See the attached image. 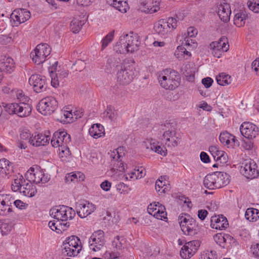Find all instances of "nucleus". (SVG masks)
I'll use <instances>...</instances> for the list:
<instances>
[{
    "mask_svg": "<svg viewBox=\"0 0 259 259\" xmlns=\"http://www.w3.org/2000/svg\"><path fill=\"white\" fill-rule=\"evenodd\" d=\"M25 182V181L22 175H19L17 178L14 179V182L12 184V190L14 192L19 191L20 192L21 191V188L22 187V185Z\"/></svg>",
    "mask_w": 259,
    "mask_h": 259,
    "instance_id": "49530a36",
    "label": "nucleus"
},
{
    "mask_svg": "<svg viewBox=\"0 0 259 259\" xmlns=\"http://www.w3.org/2000/svg\"><path fill=\"white\" fill-rule=\"evenodd\" d=\"M210 223L212 228L221 230L227 228L229 225L227 219L223 215L212 217Z\"/></svg>",
    "mask_w": 259,
    "mask_h": 259,
    "instance_id": "c85d7f7f",
    "label": "nucleus"
},
{
    "mask_svg": "<svg viewBox=\"0 0 259 259\" xmlns=\"http://www.w3.org/2000/svg\"><path fill=\"white\" fill-rule=\"evenodd\" d=\"M179 221L183 233L190 237H196L200 232V227L196 221L188 214L180 216Z\"/></svg>",
    "mask_w": 259,
    "mask_h": 259,
    "instance_id": "20e7f679",
    "label": "nucleus"
},
{
    "mask_svg": "<svg viewBox=\"0 0 259 259\" xmlns=\"http://www.w3.org/2000/svg\"><path fill=\"white\" fill-rule=\"evenodd\" d=\"M157 76L160 86L166 90H174L180 84V75L174 70H164L158 73Z\"/></svg>",
    "mask_w": 259,
    "mask_h": 259,
    "instance_id": "f03ea898",
    "label": "nucleus"
},
{
    "mask_svg": "<svg viewBox=\"0 0 259 259\" xmlns=\"http://www.w3.org/2000/svg\"><path fill=\"white\" fill-rule=\"evenodd\" d=\"M114 30L109 32L102 39L101 43V50H104L113 39L114 36Z\"/></svg>",
    "mask_w": 259,
    "mask_h": 259,
    "instance_id": "3c124183",
    "label": "nucleus"
},
{
    "mask_svg": "<svg viewBox=\"0 0 259 259\" xmlns=\"http://www.w3.org/2000/svg\"><path fill=\"white\" fill-rule=\"evenodd\" d=\"M4 107L9 114H16L20 117L28 116L32 110L31 106L27 102L8 103Z\"/></svg>",
    "mask_w": 259,
    "mask_h": 259,
    "instance_id": "1a4fd4ad",
    "label": "nucleus"
},
{
    "mask_svg": "<svg viewBox=\"0 0 259 259\" xmlns=\"http://www.w3.org/2000/svg\"><path fill=\"white\" fill-rule=\"evenodd\" d=\"M197 30L194 27H189L187 29V35L185 37L195 38L197 34Z\"/></svg>",
    "mask_w": 259,
    "mask_h": 259,
    "instance_id": "0e129e2a",
    "label": "nucleus"
},
{
    "mask_svg": "<svg viewBox=\"0 0 259 259\" xmlns=\"http://www.w3.org/2000/svg\"><path fill=\"white\" fill-rule=\"evenodd\" d=\"M90 135L95 139H98L105 135V129L104 126L100 124H94L89 128Z\"/></svg>",
    "mask_w": 259,
    "mask_h": 259,
    "instance_id": "c9c22d12",
    "label": "nucleus"
},
{
    "mask_svg": "<svg viewBox=\"0 0 259 259\" xmlns=\"http://www.w3.org/2000/svg\"><path fill=\"white\" fill-rule=\"evenodd\" d=\"M115 187L117 191L120 194H127L129 191L128 186L123 183H119Z\"/></svg>",
    "mask_w": 259,
    "mask_h": 259,
    "instance_id": "13d9d810",
    "label": "nucleus"
},
{
    "mask_svg": "<svg viewBox=\"0 0 259 259\" xmlns=\"http://www.w3.org/2000/svg\"><path fill=\"white\" fill-rule=\"evenodd\" d=\"M184 41L187 49H193L196 48L197 46V43L195 38L185 37Z\"/></svg>",
    "mask_w": 259,
    "mask_h": 259,
    "instance_id": "864d4df0",
    "label": "nucleus"
},
{
    "mask_svg": "<svg viewBox=\"0 0 259 259\" xmlns=\"http://www.w3.org/2000/svg\"><path fill=\"white\" fill-rule=\"evenodd\" d=\"M242 135L246 139L255 138L258 134V128L254 124L250 122H244L240 126Z\"/></svg>",
    "mask_w": 259,
    "mask_h": 259,
    "instance_id": "4be33fe9",
    "label": "nucleus"
},
{
    "mask_svg": "<svg viewBox=\"0 0 259 259\" xmlns=\"http://www.w3.org/2000/svg\"><path fill=\"white\" fill-rule=\"evenodd\" d=\"M51 48L49 45L41 43L38 45L30 53L33 62L39 65L44 63L50 55Z\"/></svg>",
    "mask_w": 259,
    "mask_h": 259,
    "instance_id": "9b49d317",
    "label": "nucleus"
},
{
    "mask_svg": "<svg viewBox=\"0 0 259 259\" xmlns=\"http://www.w3.org/2000/svg\"><path fill=\"white\" fill-rule=\"evenodd\" d=\"M58 64L57 61L55 62L54 63L49 67V71L50 73H54L56 78H60V80H62L64 78L67 77L68 71L60 66H58Z\"/></svg>",
    "mask_w": 259,
    "mask_h": 259,
    "instance_id": "2f4dec72",
    "label": "nucleus"
},
{
    "mask_svg": "<svg viewBox=\"0 0 259 259\" xmlns=\"http://www.w3.org/2000/svg\"><path fill=\"white\" fill-rule=\"evenodd\" d=\"M108 4L121 13H125L129 9L126 0H108Z\"/></svg>",
    "mask_w": 259,
    "mask_h": 259,
    "instance_id": "e433bc0d",
    "label": "nucleus"
},
{
    "mask_svg": "<svg viewBox=\"0 0 259 259\" xmlns=\"http://www.w3.org/2000/svg\"><path fill=\"white\" fill-rule=\"evenodd\" d=\"M177 27V19L173 17H169L167 19H160L155 22L154 25V29L158 35L165 37Z\"/></svg>",
    "mask_w": 259,
    "mask_h": 259,
    "instance_id": "6e6552de",
    "label": "nucleus"
},
{
    "mask_svg": "<svg viewBox=\"0 0 259 259\" xmlns=\"http://www.w3.org/2000/svg\"><path fill=\"white\" fill-rule=\"evenodd\" d=\"M249 9L254 13L259 12V0H251L248 2Z\"/></svg>",
    "mask_w": 259,
    "mask_h": 259,
    "instance_id": "4d7b16f0",
    "label": "nucleus"
},
{
    "mask_svg": "<svg viewBox=\"0 0 259 259\" xmlns=\"http://www.w3.org/2000/svg\"><path fill=\"white\" fill-rule=\"evenodd\" d=\"M229 175L226 172L215 171L205 177L203 185L210 190L220 189L229 184Z\"/></svg>",
    "mask_w": 259,
    "mask_h": 259,
    "instance_id": "7ed1b4c3",
    "label": "nucleus"
},
{
    "mask_svg": "<svg viewBox=\"0 0 259 259\" xmlns=\"http://www.w3.org/2000/svg\"><path fill=\"white\" fill-rule=\"evenodd\" d=\"M245 217L249 222H256L259 219V210L252 207L248 208L245 211Z\"/></svg>",
    "mask_w": 259,
    "mask_h": 259,
    "instance_id": "79ce46f5",
    "label": "nucleus"
},
{
    "mask_svg": "<svg viewBox=\"0 0 259 259\" xmlns=\"http://www.w3.org/2000/svg\"><path fill=\"white\" fill-rule=\"evenodd\" d=\"M20 136L21 140L28 141L29 143L32 135L28 130H24L21 131Z\"/></svg>",
    "mask_w": 259,
    "mask_h": 259,
    "instance_id": "680f3d73",
    "label": "nucleus"
},
{
    "mask_svg": "<svg viewBox=\"0 0 259 259\" xmlns=\"http://www.w3.org/2000/svg\"><path fill=\"white\" fill-rule=\"evenodd\" d=\"M37 190L36 187L31 183L23 184L21 191L20 192V193L22 194L24 196L28 197L34 196Z\"/></svg>",
    "mask_w": 259,
    "mask_h": 259,
    "instance_id": "ea45409f",
    "label": "nucleus"
},
{
    "mask_svg": "<svg viewBox=\"0 0 259 259\" xmlns=\"http://www.w3.org/2000/svg\"><path fill=\"white\" fill-rule=\"evenodd\" d=\"M167 176H161L156 181L155 189L160 194L166 193L170 188L168 181L167 180Z\"/></svg>",
    "mask_w": 259,
    "mask_h": 259,
    "instance_id": "473e14b6",
    "label": "nucleus"
},
{
    "mask_svg": "<svg viewBox=\"0 0 259 259\" xmlns=\"http://www.w3.org/2000/svg\"><path fill=\"white\" fill-rule=\"evenodd\" d=\"M117 116V111L109 107H107L106 110L102 113L103 118L107 121H114Z\"/></svg>",
    "mask_w": 259,
    "mask_h": 259,
    "instance_id": "37998d69",
    "label": "nucleus"
},
{
    "mask_svg": "<svg viewBox=\"0 0 259 259\" xmlns=\"http://www.w3.org/2000/svg\"><path fill=\"white\" fill-rule=\"evenodd\" d=\"M16 97L19 102H28L29 100V97L25 96L21 90L17 92Z\"/></svg>",
    "mask_w": 259,
    "mask_h": 259,
    "instance_id": "bf43d9fd",
    "label": "nucleus"
},
{
    "mask_svg": "<svg viewBox=\"0 0 259 259\" xmlns=\"http://www.w3.org/2000/svg\"><path fill=\"white\" fill-rule=\"evenodd\" d=\"M82 246L80 239L76 236L67 238L62 246V252L64 255L75 257L82 250Z\"/></svg>",
    "mask_w": 259,
    "mask_h": 259,
    "instance_id": "423d86ee",
    "label": "nucleus"
},
{
    "mask_svg": "<svg viewBox=\"0 0 259 259\" xmlns=\"http://www.w3.org/2000/svg\"><path fill=\"white\" fill-rule=\"evenodd\" d=\"M78 176L79 177V181L83 180L84 176L81 175L80 172L77 174H69L66 177V179L68 181L70 180L71 181H73L75 179H77Z\"/></svg>",
    "mask_w": 259,
    "mask_h": 259,
    "instance_id": "e2e57ef3",
    "label": "nucleus"
},
{
    "mask_svg": "<svg viewBox=\"0 0 259 259\" xmlns=\"http://www.w3.org/2000/svg\"><path fill=\"white\" fill-rule=\"evenodd\" d=\"M84 24V20L78 19H73L70 23V29L74 33H78Z\"/></svg>",
    "mask_w": 259,
    "mask_h": 259,
    "instance_id": "de8ad7c7",
    "label": "nucleus"
},
{
    "mask_svg": "<svg viewBox=\"0 0 259 259\" xmlns=\"http://www.w3.org/2000/svg\"><path fill=\"white\" fill-rule=\"evenodd\" d=\"M58 108V102L52 96L42 99L37 106V110L45 115H50Z\"/></svg>",
    "mask_w": 259,
    "mask_h": 259,
    "instance_id": "ddd939ff",
    "label": "nucleus"
},
{
    "mask_svg": "<svg viewBox=\"0 0 259 259\" xmlns=\"http://www.w3.org/2000/svg\"><path fill=\"white\" fill-rule=\"evenodd\" d=\"M68 145H61V146L58 147V153L60 158L67 157L70 155V153Z\"/></svg>",
    "mask_w": 259,
    "mask_h": 259,
    "instance_id": "603ef678",
    "label": "nucleus"
},
{
    "mask_svg": "<svg viewBox=\"0 0 259 259\" xmlns=\"http://www.w3.org/2000/svg\"><path fill=\"white\" fill-rule=\"evenodd\" d=\"M257 166L255 162L251 159H245L242 163L240 172L247 179H253L259 175Z\"/></svg>",
    "mask_w": 259,
    "mask_h": 259,
    "instance_id": "4468645a",
    "label": "nucleus"
},
{
    "mask_svg": "<svg viewBox=\"0 0 259 259\" xmlns=\"http://www.w3.org/2000/svg\"><path fill=\"white\" fill-rule=\"evenodd\" d=\"M30 18L29 11L24 9L15 10L11 15V21L13 26H18L25 22Z\"/></svg>",
    "mask_w": 259,
    "mask_h": 259,
    "instance_id": "aec40b11",
    "label": "nucleus"
},
{
    "mask_svg": "<svg viewBox=\"0 0 259 259\" xmlns=\"http://www.w3.org/2000/svg\"><path fill=\"white\" fill-rule=\"evenodd\" d=\"M124 154V149L123 147H119L110 153V158L112 159V163L115 168L120 171H124L125 169L124 164L122 161Z\"/></svg>",
    "mask_w": 259,
    "mask_h": 259,
    "instance_id": "412c9836",
    "label": "nucleus"
},
{
    "mask_svg": "<svg viewBox=\"0 0 259 259\" xmlns=\"http://www.w3.org/2000/svg\"><path fill=\"white\" fill-rule=\"evenodd\" d=\"M209 151L217 162L222 164H225L228 162L227 154L225 151L220 150L217 146L214 145L210 146Z\"/></svg>",
    "mask_w": 259,
    "mask_h": 259,
    "instance_id": "cd10ccee",
    "label": "nucleus"
},
{
    "mask_svg": "<svg viewBox=\"0 0 259 259\" xmlns=\"http://www.w3.org/2000/svg\"><path fill=\"white\" fill-rule=\"evenodd\" d=\"M140 44L139 36L137 33L123 34L120 36L119 41L114 47V50L122 54L133 53L139 49Z\"/></svg>",
    "mask_w": 259,
    "mask_h": 259,
    "instance_id": "f257e3e1",
    "label": "nucleus"
},
{
    "mask_svg": "<svg viewBox=\"0 0 259 259\" xmlns=\"http://www.w3.org/2000/svg\"><path fill=\"white\" fill-rule=\"evenodd\" d=\"M200 245L199 240H194L185 243L180 251V255L183 259H189L197 252Z\"/></svg>",
    "mask_w": 259,
    "mask_h": 259,
    "instance_id": "f3484780",
    "label": "nucleus"
},
{
    "mask_svg": "<svg viewBox=\"0 0 259 259\" xmlns=\"http://www.w3.org/2000/svg\"><path fill=\"white\" fill-rule=\"evenodd\" d=\"M247 16L245 12L240 11L237 13L234 18V24L238 27L244 26Z\"/></svg>",
    "mask_w": 259,
    "mask_h": 259,
    "instance_id": "c03bdc74",
    "label": "nucleus"
},
{
    "mask_svg": "<svg viewBox=\"0 0 259 259\" xmlns=\"http://www.w3.org/2000/svg\"><path fill=\"white\" fill-rule=\"evenodd\" d=\"M216 80L218 83L221 85H227L231 83V76L224 73H222L216 76Z\"/></svg>",
    "mask_w": 259,
    "mask_h": 259,
    "instance_id": "09e8293b",
    "label": "nucleus"
},
{
    "mask_svg": "<svg viewBox=\"0 0 259 259\" xmlns=\"http://www.w3.org/2000/svg\"><path fill=\"white\" fill-rule=\"evenodd\" d=\"M49 228L57 233H60L62 231H65L70 226L69 222L62 223L59 220L51 221L48 223Z\"/></svg>",
    "mask_w": 259,
    "mask_h": 259,
    "instance_id": "f704fd0d",
    "label": "nucleus"
},
{
    "mask_svg": "<svg viewBox=\"0 0 259 259\" xmlns=\"http://www.w3.org/2000/svg\"><path fill=\"white\" fill-rule=\"evenodd\" d=\"M213 239L218 244L224 247L225 244L231 239V236L228 234L219 233L214 236Z\"/></svg>",
    "mask_w": 259,
    "mask_h": 259,
    "instance_id": "a18cd8bd",
    "label": "nucleus"
},
{
    "mask_svg": "<svg viewBox=\"0 0 259 259\" xmlns=\"http://www.w3.org/2000/svg\"><path fill=\"white\" fill-rule=\"evenodd\" d=\"M217 257L215 251H206L201 254L199 259H217Z\"/></svg>",
    "mask_w": 259,
    "mask_h": 259,
    "instance_id": "5fc2aeb1",
    "label": "nucleus"
},
{
    "mask_svg": "<svg viewBox=\"0 0 259 259\" xmlns=\"http://www.w3.org/2000/svg\"><path fill=\"white\" fill-rule=\"evenodd\" d=\"M76 209L78 215L81 218H84L95 210L96 206L93 203L85 201L78 203Z\"/></svg>",
    "mask_w": 259,
    "mask_h": 259,
    "instance_id": "b1692460",
    "label": "nucleus"
},
{
    "mask_svg": "<svg viewBox=\"0 0 259 259\" xmlns=\"http://www.w3.org/2000/svg\"><path fill=\"white\" fill-rule=\"evenodd\" d=\"M160 132H163L165 144L169 147H176L181 142L180 135L176 133L172 123L166 122L160 126Z\"/></svg>",
    "mask_w": 259,
    "mask_h": 259,
    "instance_id": "39448f33",
    "label": "nucleus"
},
{
    "mask_svg": "<svg viewBox=\"0 0 259 259\" xmlns=\"http://www.w3.org/2000/svg\"><path fill=\"white\" fill-rule=\"evenodd\" d=\"M112 246L117 249H121L124 248L126 244V240L123 236H117L112 241Z\"/></svg>",
    "mask_w": 259,
    "mask_h": 259,
    "instance_id": "8fccbe9b",
    "label": "nucleus"
},
{
    "mask_svg": "<svg viewBox=\"0 0 259 259\" xmlns=\"http://www.w3.org/2000/svg\"><path fill=\"white\" fill-rule=\"evenodd\" d=\"M13 172V163L6 158L0 159V174L3 176H9Z\"/></svg>",
    "mask_w": 259,
    "mask_h": 259,
    "instance_id": "72a5a7b5",
    "label": "nucleus"
},
{
    "mask_svg": "<svg viewBox=\"0 0 259 259\" xmlns=\"http://www.w3.org/2000/svg\"><path fill=\"white\" fill-rule=\"evenodd\" d=\"M29 83L37 93L45 91L48 86L46 77L38 74H32L29 79Z\"/></svg>",
    "mask_w": 259,
    "mask_h": 259,
    "instance_id": "a211bd4d",
    "label": "nucleus"
},
{
    "mask_svg": "<svg viewBox=\"0 0 259 259\" xmlns=\"http://www.w3.org/2000/svg\"><path fill=\"white\" fill-rule=\"evenodd\" d=\"M117 80L122 85L130 84L135 77V69L127 63H123L117 66Z\"/></svg>",
    "mask_w": 259,
    "mask_h": 259,
    "instance_id": "0eeeda50",
    "label": "nucleus"
},
{
    "mask_svg": "<svg viewBox=\"0 0 259 259\" xmlns=\"http://www.w3.org/2000/svg\"><path fill=\"white\" fill-rule=\"evenodd\" d=\"M50 213L55 219L62 223L68 222L75 216V212L71 207L66 205H59L51 209Z\"/></svg>",
    "mask_w": 259,
    "mask_h": 259,
    "instance_id": "9d476101",
    "label": "nucleus"
},
{
    "mask_svg": "<svg viewBox=\"0 0 259 259\" xmlns=\"http://www.w3.org/2000/svg\"><path fill=\"white\" fill-rule=\"evenodd\" d=\"M209 47L213 56L219 58L224 52L229 50V45L227 38L224 37L221 38L217 41L212 42Z\"/></svg>",
    "mask_w": 259,
    "mask_h": 259,
    "instance_id": "dca6fc26",
    "label": "nucleus"
},
{
    "mask_svg": "<svg viewBox=\"0 0 259 259\" xmlns=\"http://www.w3.org/2000/svg\"><path fill=\"white\" fill-rule=\"evenodd\" d=\"M144 144L145 148L149 151H153L162 156H165L167 154L166 149L162 147L159 142L155 139H147Z\"/></svg>",
    "mask_w": 259,
    "mask_h": 259,
    "instance_id": "a878e982",
    "label": "nucleus"
},
{
    "mask_svg": "<svg viewBox=\"0 0 259 259\" xmlns=\"http://www.w3.org/2000/svg\"><path fill=\"white\" fill-rule=\"evenodd\" d=\"M12 200L9 195L0 194V215H7L12 211Z\"/></svg>",
    "mask_w": 259,
    "mask_h": 259,
    "instance_id": "393cba45",
    "label": "nucleus"
},
{
    "mask_svg": "<svg viewBox=\"0 0 259 259\" xmlns=\"http://www.w3.org/2000/svg\"><path fill=\"white\" fill-rule=\"evenodd\" d=\"M50 140V137L49 136L35 133L34 134H32L29 143L33 146L38 147L48 144Z\"/></svg>",
    "mask_w": 259,
    "mask_h": 259,
    "instance_id": "7c9ffc66",
    "label": "nucleus"
},
{
    "mask_svg": "<svg viewBox=\"0 0 259 259\" xmlns=\"http://www.w3.org/2000/svg\"><path fill=\"white\" fill-rule=\"evenodd\" d=\"M15 206L20 209H25L28 206V204L23 202L21 200L17 199L14 201Z\"/></svg>",
    "mask_w": 259,
    "mask_h": 259,
    "instance_id": "69168bd1",
    "label": "nucleus"
},
{
    "mask_svg": "<svg viewBox=\"0 0 259 259\" xmlns=\"http://www.w3.org/2000/svg\"><path fill=\"white\" fill-rule=\"evenodd\" d=\"M100 187L105 191H108L111 187V183L107 180H105L100 184Z\"/></svg>",
    "mask_w": 259,
    "mask_h": 259,
    "instance_id": "338daca9",
    "label": "nucleus"
},
{
    "mask_svg": "<svg viewBox=\"0 0 259 259\" xmlns=\"http://www.w3.org/2000/svg\"><path fill=\"white\" fill-rule=\"evenodd\" d=\"M253 147V143L251 141L243 140L241 142V148L245 150H250Z\"/></svg>",
    "mask_w": 259,
    "mask_h": 259,
    "instance_id": "052dcab7",
    "label": "nucleus"
},
{
    "mask_svg": "<svg viewBox=\"0 0 259 259\" xmlns=\"http://www.w3.org/2000/svg\"><path fill=\"white\" fill-rule=\"evenodd\" d=\"M0 68L3 71L11 73L15 68L13 59L7 55L0 56Z\"/></svg>",
    "mask_w": 259,
    "mask_h": 259,
    "instance_id": "bb28decb",
    "label": "nucleus"
},
{
    "mask_svg": "<svg viewBox=\"0 0 259 259\" xmlns=\"http://www.w3.org/2000/svg\"><path fill=\"white\" fill-rule=\"evenodd\" d=\"M26 179L34 183L45 184L50 180L49 177L46 175L40 167L37 165L31 167L25 175Z\"/></svg>",
    "mask_w": 259,
    "mask_h": 259,
    "instance_id": "f8f14e48",
    "label": "nucleus"
},
{
    "mask_svg": "<svg viewBox=\"0 0 259 259\" xmlns=\"http://www.w3.org/2000/svg\"><path fill=\"white\" fill-rule=\"evenodd\" d=\"M252 69H253L256 74L259 76V58L253 61L251 64Z\"/></svg>",
    "mask_w": 259,
    "mask_h": 259,
    "instance_id": "774afa93",
    "label": "nucleus"
},
{
    "mask_svg": "<svg viewBox=\"0 0 259 259\" xmlns=\"http://www.w3.org/2000/svg\"><path fill=\"white\" fill-rule=\"evenodd\" d=\"M175 56L180 61L190 58L191 53L182 46H179L175 52Z\"/></svg>",
    "mask_w": 259,
    "mask_h": 259,
    "instance_id": "a19ab883",
    "label": "nucleus"
},
{
    "mask_svg": "<svg viewBox=\"0 0 259 259\" xmlns=\"http://www.w3.org/2000/svg\"><path fill=\"white\" fill-rule=\"evenodd\" d=\"M219 139L220 142L228 147L233 146L237 140L234 136L229 134L227 132H223L220 134Z\"/></svg>",
    "mask_w": 259,
    "mask_h": 259,
    "instance_id": "4c0bfd02",
    "label": "nucleus"
},
{
    "mask_svg": "<svg viewBox=\"0 0 259 259\" xmlns=\"http://www.w3.org/2000/svg\"><path fill=\"white\" fill-rule=\"evenodd\" d=\"M61 114L63 115L66 122H72L74 121V116L72 110H62Z\"/></svg>",
    "mask_w": 259,
    "mask_h": 259,
    "instance_id": "6e6d98bb",
    "label": "nucleus"
},
{
    "mask_svg": "<svg viewBox=\"0 0 259 259\" xmlns=\"http://www.w3.org/2000/svg\"><path fill=\"white\" fill-rule=\"evenodd\" d=\"M88 242L91 250L95 252L100 250L105 243L104 232L101 230L95 231L89 238Z\"/></svg>",
    "mask_w": 259,
    "mask_h": 259,
    "instance_id": "2eb2a0df",
    "label": "nucleus"
},
{
    "mask_svg": "<svg viewBox=\"0 0 259 259\" xmlns=\"http://www.w3.org/2000/svg\"><path fill=\"white\" fill-rule=\"evenodd\" d=\"M218 14L220 19L227 22L230 20L231 10L230 5L226 3H221L218 9Z\"/></svg>",
    "mask_w": 259,
    "mask_h": 259,
    "instance_id": "c756f323",
    "label": "nucleus"
},
{
    "mask_svg": "<svg viewBox=\"0 0 259 259\" xmlns=\"http://www.w3.org/2000/svg\"><path fill=\"white\" fill-rule=\"evenodd\" d=\"M70 142V136L66 131H57L53 134L51 144L53 147L58 148L61 145L69 144Z\"/></svg>",
    "mask_w": 259,
    "mask_h": 259,
    "instance_id": "5701e85b",
    "label": "nucleus"
},
{
    "mask_svg": "<svg viewBox=\"0 0 259 259\" xmlns=\"http://www.w3.org/2000/svg\"><path fill=\"white\" fill-rule=\"evenodd\" d=\"M159 3L155 0H147L143 5V11L146 13L152 14L159 10Z\"/></svg>",
    "mask_w": 259,
    "mask_h": 259,
    "instance_id": "58836bf2",
    "label": "nucleus"
},
{
    "mask_svg": "<svg viewBox=\"0 0 259 259\" xmlns=\"http://www.w3.org/2000/svg\"><path fill=\"white\" fill-rule=\"evenodd\" d=\"M147 211L157 219L164 220L167 219V213L164 205L158 202L150 203L147 207Z\"/></svg>",
    "mask_w": 259,
    "mask_h": 259,
    "instance_id": "6ab92c4d",
    "label": "nucleus"
}]
</instances>
